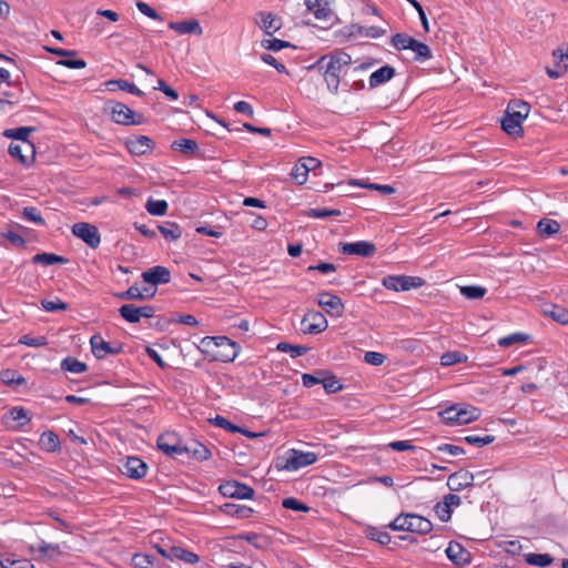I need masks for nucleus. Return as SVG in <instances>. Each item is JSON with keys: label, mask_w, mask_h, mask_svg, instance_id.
Returning a JSON list of instances; mask_svg holds the SVG:
<instances>
[{"label": "nucleus", "mask_w": 568, "mask_h": 568, "mask_svg": "<svg viewBox=\"0 0 568 568\" xmlns=\"http://www.w3.org/2000/svg\"><path fill=\"white\" fill-rule=\"evenodd\" d=\"M365 535L367 538L377 541L378 544L385 546L390 542V535L387 531H382L376 527H367L365 530Z\"/></svg>", "instance_id": "52"}, {"label": "nucleus", "mask_w": 568, "mask_h": 568, "mask_svg": "<svg viewBox=\"0 0 568 568\" xmlns=\"http://www.w3.org/2000/svg\"><path fill=\"white\" fill-rule=\"evenodd\" d=\"M544 314L561 325H568V308L551 304L544 308Z\"/></svg>", "instance_id": "36"}, {"label": "nucleus", "mask_w": 568, "mask_h": 568, "mask_svg": "<svg viewBox=\"0 0 568 568\" xmlns=\"http://www.w3.org/2000/svg\"><path fill=\"white\" fill-rule=\"evenodd\" d=\"M349 184L359 185V186L367 187L371 190H376V191H379L384 195H389L395 192V189L393 186L386 185V184L364 183L363 181H358V180H351Z\"/></svg>", "instance_id": "56"}, {"label": "nucleus", "mask_w": 568, "mask_h": 568, "mask_svg": "<svg viewBox=\"0 0 568 568\" xmlns=\"http://www.w3.org/2000/svg\"><path fill=\"white\" fill-rule=\"evenodd\" d=\"M8 153L19 163L29 166L36 159V146L32 142H11Z\"/></svg>", "instance_id": "9"}, {"label": "nucleus", "mask_w": 568, "mask_h": 568, "mask_svg": "<svg viewBox=\"0 0 568 568\" xmlns=\"http://www.w3.org/2000/svg\"><path fill=\"white\" fill-rule=\"evenodd\" d=\"M560 231V224L556 220L541 219L537 223V233L541 237H550Z\"/></svg>", "instance_id": "37"}, {"label": "nucleus", "mask_w": 568, "mask_h": 568, "mask_svg": "<svg viewBox=\"0 0 568 568\" xmlns=\"http://www.w3.org/2000/svg\"><path fill=\"white\" fill-rule=\"evenodd\" d=\"M13 90L12 91H2L1 94L4 97V98H0V109H2V106L4 104H9V105H12L14 102L9 100V99H18L20 97V94L22 93V87L20 84V82L17 80L14 82L11 81V85H10Z\"/></svg>", "instance_id": "51"}, {"label": "nucleus", "mask_w": 568, "mask_h": 568, "mask_svg": "<svg viewBox=\"0 0 568 568\" xmlns=\"http://www.w3.org/2000/svg\"><path fill=\"white\" fill-rule=\"evenodd\" d=\"M525 561L531 566L547 567L554 562V557L549 554H526Z\"/></svg>", "instance_id": "44"}, {"label": "nucleus", "mask_w": 568, "mask_h": 568, "mask_svg": "<svg viewBox=\"0 0 568 568\" xmlns=\"http://www.w3.org/2000/svg\"><path fill=\"white\" fill-rule=\"evenodd\" d=\"M155 557L149 554H134L131 564L134 568H152L154 566Z\"/></svg>", "instance_id": "53"}, {"label": "nucleus", "mask_w": 568, "mask_h": 568, "mask_svg": "<svg viewBox=\"0 0 568 568\" xmlns=\"http://www.w3.org/2000/svg\"><path fill=\"white\" fill-rule=\"evenodd\" d=\"M120 469L121 473L129 478L140 480L146 475L149 466L141 458L129 456Z\"/></svg>", "instance_id": "14"}, {"label": "nucleus", "mask_w": 568, "mask_h": 568, "mask_svg": "<svg viewBox=\"0 0 568 568\" xmlns=\"http://www.w3.org/2000/svg\"><path fill=\"white\" fill-rule=\"evenodd\" d=\"M467 359V355L459 351H448L440 356V364L443 366H452L455 364L466 363Z\"/></svg>", "instance_id": "47"}, {"label": "nucleus", "mask_w": 568, "mask_h": 568, "mask_svg": "<svg viewBox=\"0 0 568 568\" xmlns=\"http://www.w3.org/2000/svg\"><path fill=\"white\" fill-rule=\"evenodd\" d=\"M47 50L63 59L58 61V64L69 69H83L87 67V62L83 59L77 58L75 50H67L62 48H47Z\"/></svg>", "instance_id": "16"}, {"label": "nucleus", "mask_w": 568, "mask_h": 568, "mask_svg": "<svg viewBox=\"0 0 568 568\" xmlns=\"http://www.w3.org/2000/svg\"><path fill=\"white\" fill-rule=\"evenodd\" d=\"M126 149L133 155H144L155 146L154 141L146 135H139L126 140Z\"/></svg>", "instance_id": "20"}, {"label": "nucleus", "mask_w": 568, "mask_h": 568, "mask_svg": "<svg viewBox=\"0 0 568 568\" xmlns=\"http://www.w3.org/2000/svg\"><path fill=\"white\" fill-rule=\"evenodd\" d=\"M316 460L317 455L313 452L290 449L285 456L277 460L276 467L287 471H295L303 467L313 465Z\"/></svg>", "instance_id": "4"}, {"label": "nucleus", "mask_w": 568, "mask_h": 568, "mask_svg": "<svg viewBox=\"0 0 568 568\" xmlns=\"http://www.w3.org/2000/svg\"><path fill=\"white\" fill-rule=\"evenodd\" d=\"M36 131L33 126H20L4 131V136L16 140V142H31L28 138L31 132Z\"/></svg>", "instance_id": "43"}, {"label": "nucleus", "mask_w": 568, "mask_h": 568, "mask_svg": "<svg viewBox=\"0 0 568 568\" xmlns=\"http://www.w3.org/2000/svg\"><path fill=\"white\" fill-rule=\"evenodd\" d=\"M185 446L187 450L184 452V455H186L189 458L205 460L211 456L210 449L196 440L186 443Z\"/></svg>", "instance_id": "31"}, {"label": "nucleus", "mask_w": 568, "mask_h": 568, "mask_svg": "<svg viewBox=\"0 0 568 568\" xmlns=\"http://www.w3.org/2000/svg\"><path fill=\"white\" fill-rule=\"evenodd\" d=\"M307 175H308V169H307V166H304V165H302V164H300V163H297V164L293 168V170H292V172H291V176H292V178H293V180H294L297 184H300V185H302V184H304V183L306 182V180H307Z\"/></svg>", "instance_id": "64"}, {"label": "nucleus", "mask_w": 568, "mask_h": 568, "mask_svg": "<svg viewBox=\"0 0 568 568\" xmlns=\"http://www.w3.org/2000/svg\"><path fill=\"white\" fill-rule=\"evenodd\" d=\"M202 343L206 347H214L211 353L215 361L233 362L239 354V345L226 336L205 337Z\"/></svg>", "instance_id": "3"}, {"label": "nucleus", "mask_w": 568, "mask_h": 568, "mask_svg": "<svg viewBox=\"0 0 568 568\" xmlns=\"http://www.w3.org/2000/svg\"><path fill=\"white\" fill-rule=\"evenodd\" d=\"M18 343L29 347H41L48 345V339L45 336H31L30 334H26L19 338Z\"/></svg>", "instance_id": "58"}, {"label": "nucleus", "mask_w": 568, "mask_h": 568, "mask_svg": "<svg viewBox=\"0 0 568 568\" xmlns=\"http://www.w3.org/2000/svg\"><path fill=\"white\" fill-rule=\"evenodd\" d=\"M223 511L231 516H236L239 518H245L248 513V508L245 506H240L233 503H226L223 506Z\"/></svg>", "instance_id": "63"}, {"label": "nucleus", "mask_w": 568, "mask_h": 568, "mask_svg": "<svg viewBox=\"0 0 568 568\" xmlns=\"http://www.w3.org/2000/svg\"><path fill=\"white\" fill-rule=\"evenodd\" d=\"M554 67H547L546 73L551 79H558L568 70V48L567 52L562 49L552 51Z\"/></svg>", "instance_id": "19"}, {"label": "nucleus", "mask_w": 568, "mask_h": 568, "mask_svg": "<svg viewBox=\"0 0 568 568\" xmlns=\"http://www.w3.org/2000/svg\"><path fill=\"white\" fill-rule=\"evenodd\" d=\"M112 120L121 125H136L143 122V115L132 111L122 102H110Z\"/></svg>", "instance_id": "7"}, {"label": "nucleus", "mask_w": 568, "mask_h": 568, "mask_svg": "<svg viewBox=\"0 0 568 568\" xmlns=\"http://www.w3.org/2000/svg\"><path fill=\"white\" fill-rule=\"evenodd\" d=\"M318 305L331 316L341 317L344 314V303L341 297L329 292H321L317 295Z\"/></svg>", "instance_id": "12"}, {"label": "nucleus", "mask_w": 568, "mask_h": 568, "mask_svg": "<svg viewBox=\"0 0 568 568\" xmlns=\"http://www.w3.org/2000/svg\"><path fill=\"white\" fill-rule=\"evenodd\" d=\"M169 28L171 30H174L179 34H191V33L202 34V28H201L199 21L195 19L184 20V21H179V22L171 21L169 23Z\"/></svg>", "instance_id": "28"}, {"label": "nucleus", "mask_w": 568, "mask_h": 568, "mask_svg": "<svg viewBox=\"0 0 568 568\" xmlns=\"http://www.w3.org/2000/svg\"><path fill=\"white\" fill-rule=\"evenodd\" d=\"M210 422L217 427L224 428L232 433H241L242 435L248 437V428L236 426L221 415H216L214 418L210 419Z\"/></svg>", "instance_id": "41"}, {"label": "nucleus", "mask_w": 568, "mask_h": 568, "mask_svg": "<svg viewBox=\"0 0 568 568\" xmlns=\"http://www.w3.org/2000/svg\"><path fill=\"white\" fill-rule=\"evenodd\" d=\"M351 62V55L343 51L323 55L316 62V67L323 71L324 80L332 93H337L341 81H344L349 74L353 77L354 73L364 71L368 67V64L362 63L352 69Z\"/></svg>", "instance_id": "1"}, {"label": "nucleus", "mask_w": 568, "mask_h": 568, "mask_svg": "<svg viewBox=\"0 0 568 568\" xmlns=\"http://www.w3.org/2000/svg\"><path fill=\"white\" fill-rule=\"evenodd\" d=\"M108 90L114 91L116 89L126 91L133 95L142 97L144 95L143 91H141L135 84L128 82L126 80L122 79H113L109 80L105 83Z\"/></svg>", "instance_id": "34"}, {"label": "nucleus", "mask_w": 568, "mask_h": 568, "mask_svg": "<svg viewBox=\"0 0 568 568\" xmlns=\"http://www.w3.org/2000/svg\"><path fill=\"white\" fill-rule=\"evenodd\" d=\"M395 69L388 64L374 71L369 77V87L376 88L389 81L395 75Z\"/></svg>", "instance_id": "30"}, {"label": "nucleus", "mask_w": 568, "mask_h": 568, "mask_svg": "<svg viewBox=\"0 0 568 568\" xmlns=\"http://www.w3.org/2000/svg\"><path fill=\"white\" fill-rule=\"evenodd\" d=\"M328 326L327 320L318 311H308L301 321V331L305 334H318Z\"/></svg>", "instance_id": "10"}, {"label": "nucleus", "mask_w": 568, "mask_h": 568, "mask_svg": "<svg viewBox=\"0 0 568 568\" xmlns=\"http://www.w3.org/2000/svg\"><path fill=\"white\" fill-rule=\"evenodd\" d=\"M155 295V290L150 295H145L138 285L130 286L126 291L116 293L115 296L122 301H143Z\"/></svg>", "instance_id": "38"}, {"label": "nucleus", "mask_w": 568, "mask_h": 568, "mask_svg": "<svg viewBox=\"0 0 568 568\" xmlns=\"http://www.w3.org/2000/svg\"><path fill=\"white\" fill-rule=\"evenodd\" d=\"M68 260L54 253H38L32 257V263L42 265L64 264Z\"/></svg>", "instance_id": "40"}, {"label": "nucleus", "mask_w": 568, "mask_h": 568, "mask_svg": "<svg viewBox=\"0 0 568 568\" xmlns=\"http://www.w3.org/2000/svg\"><path fill=\"white\" fill-rule=\"evenodd\" d=\"M31 554L34 555L36 560L49 561L53 560L61 555L59 544H48L41 540L37 546H30Z\"/></svg>", "instance_id": "18"}, {"label": "nucleus", "mask_w": 568, "mask_h": 568, "mask_svg": "<svg viewBox=\"0 0 568 568\" xmlns=\"http://www.w3.org/2000/svg\"><path fill=\"white\" fill-rule=\"evenodd\" d=\"M321 384L327 393H337L343 388L341 382L336 378L335 375L329 373L328 371H324V375H322Z\"/></svg>", "instance_id": "49"}, {"label": "nucleus", "mask_w": 568, "mask_h": 568, "mask_svg": "<svg viewBox=\"0 0 568 568\" xmlns=\"http://www.w3.org/2000/svg\"><path fill=\"white\" fill-rule=\"evenodd\" d=\"M156 446L163 454L173 458L184 455V452L187 450L175 432L161 434L156 439Z\"/></svg>", "instance_id": "5"}, {"label": "nucleus", "mask_w": 568, "mask_h": 568, "mask_svg": "<svg viewBox=\"0 0 568 568\" xmlns=\"http://www.w3.org/2000/svg\"><path fill=\"white\" fill-rule=\"evenodd\" d=\"M141 277L143 282L158 286L161 284H168L171 282V272L168 267L162 265H156L150 267L149 270L142 272Z\"/></svg>", "instance_id": "17"}, {"label": "nucleus", "mask_w": 568, "mask_h": 568, "mask_svg": "<svg viewBox=\"0 0 568 568\" xmlns=\"http://www.w3.org/2000/svg\"><path fill=\"white\" fill-rule=\"evenodd\" d=\"M61 369L73 374H81L88 371V365L75 357L68 356L61 362Z\"/></svg>", "instance_id": "39"}, {"label": "nucleus", "mask_w": 568, "mask_h": 568, "mask_svg": "<svg viewBox=\"0 0 568 568\" xmlns=\"http://www.w3.org/2000/svg\"><path fill=\"white\" fill-rule=\"evenodd\" d=\"M339 252L345 255H358L363 257L373 256L376 252L374 243L367 241H357L354 243H341Z\"/></svg>", "instance_id": "15"}, {"label": "nucleus", "mask_w": 568, "mask_h": 568, "mask_svg": "<svg viewBox=\"0 0 568 568\" xmlns=\"http://www.w3.org/2000/svg\"><path fill=\"white\" fill-rule=\"evenodd\" d=\"M72 234L81 239L91 248L99 247L101 243V235L95 225L87 222H78L72 225Z\"/></svg>", "instance_id": "8"}, {"label": "nucleus", "mask_w": 568, "mask_h": 568, "mask_svg": "<svg viewBox=\"0 0 568 568\" xmlns=\"http://www.w3.org/2000/svg\"><path fill=\"white\" fill-rule=\"evenodd\" d=\"M407 50H412L415 53L414 60L416 61H426L432 58L430 48L416 39L413 40L412 45Z\"/></svg>", "instance_id": "42"}, {"label": "nucleus", "mask_w": 568, "mask_h": 568, "mask_svg": "<svg viewBox=\"0 0 568 568\" xmlns=\"http://www.w3.org/2000/svg\"><path fill=\"white\" fill-rule=\"evenodd\" d=\"M408 532L419 535H427L433 529V524L429 519L416 514H408Z\"/></svg>", "instance_id": "24"}, {"label": "nucleus", "mask_w": 568, "mask_h": 568, "mask_svg": "<svg viewBox=\"0 0 568 568\" xmlns=\"http://www.w3.org/2000/svg\"><path fill=\"white\" fill-rule=\"evenodd\" d=\"M382 284L387 290L400 292L422 287L425 281L418 276L387 275L382 280Z\"/></svg>", "instance_id": "6"}, {"label": "nucleus", "mask_w": 568, "mask_h": 568, "mask_svg": "<svg viewBox=\"0 0 568 568\" xmlns=\"http://www.w3.org/2000/svg\"><path fill=\"white\" fill-rule=\"evenodd\" d=\"M463 440L469 445L476 446V447H483L486 445L491 444L495 440V436L493 435H468L463 438Z\"/></svg>", "instance_id": "59"}, {"label": "nucleus", "mask_w": 568, "mask_h": 568, "mask_svg": "<svg viewBox=\"0 0 568 568\" xmlns=\"http://www.w3.org/2000/svg\"><path fill=\"white\" fill-rule=\"evenodd\" d=\"M22 217L29 222L38 225H45L44 219L41 216L39 210L34 206H26L22 210Z\"/></svg>", "instance_id": "57"}, {"label": "nucleus", "mask_w": 568, "mask_h": 568, "mask_svg": "<svg viewBox=\"0 0 568 568\" xmlns=\"http://www.w3.org/2000/svg\"><path fill=\"white\" fill-rule=\"evenodd\" d=\"M219 490L225 497L248 499V486L234 480L221 484Z\"/></svg>", "instance_id": "23"}, {"label": "nucleus", "mask_w": 568, "mask_h": 568, "mask_svg": "<svg viewBox=\"0 0 568 568\" xmlns=\"http://www.w3.org/2000/svg\"><path fill=\"white\" fill-rule=\"evenodd\" d=\"M475 476L467 470L455 471L447 479V487L450 491H460L474 485Z\"/></svg>", "instance_id": "21"}, {"label": "nucleus", "mask_w": 568, "mask_h": 568, "mask_svg": "<svg viewBox=\"0 0 568 568\" xmlns=\"http://www.w3.org/2000/svg\"><path fill=\"white\" fill-rule=\"evenodd\" d=\"M414 38L407 33H396L392 37V44L397 50H407L412 45Z\"/></svg>", "instance_id": "60"}, {"label": "nucleus", "mask_w": 568, "mask_h": 568, "mask_svg": "<svg viewBox=\"0 0 568 568\" xmlns=\"http://www.w3.org/2000/svg\"><path fill=\"white\" fill-rule=\"evenodd\" d=\"M261 45L265 50H271V51H275V52L280 51L282 49H285V48H295V45H293L288 41H284L281 39H263L261 41Z\"/></svg>", "instance_id": "55"}, {"label": "nucleus", "mask_w": 568, "mask_h": 568, "mask_svg": "<svg viewBox=\"0 0 568 568\" xmlns=\"http://www.w3.org/2000/svg\"><path fill=\"white\" fill-rule=\"evenodd\" d=\"M90 345L92 354L98 358L102 359L108 355H116L122 352V345H112L111 343L103 339L100 334H94L90 338Z\"/></svg>", "instance_id": "13"}, {"label": "nucleus", "mask_w": 568, "mask_h": 568, "mask_svg": "<svg viewBox=\"0 0 568 568\" xmlns=\"http://www.w3.org/2000/svg\"><path fill=\"white\" fill-rule=\"evenodd\" d=\"M171 149L179 151L186 156H194L200 151L197 142L192 139L175 140L172 142Z\"/></svg>", "instance_id": "32"}, {"label": "nucleus", "mask_w": 568, "mask_h": 568, "mask_svg": "<svg viewBox=\"0 0 568 568\" xmlns=\"http://www.w3.org/2000/svg\"><path fill=\"white\" fill-rule=\"evenodd\" d=\"M169 204L165 200H153L149 199L145 209L146 211L154 216H161L166 214Z\"/></svg>", "instance_id": "50"}, {"label": "nucleus", "mask_w": 568, "mask_h": 568, "mask_svg": "<svg viewBox=\"0 0 568 568\" xmlns=\"http://www.w3.org/2000/svg\"><path fill=\"white\" fill-rule=\"evenodd\" d=\"M39 447L47 453H59L61 450V442L53 430H45L39 438Z\"/></svg>", "instance_id": "26"}, {"label": "nucleus", "mask_w": 568, "mask_h": 568, "mask_svg": "<svg viewBox=\"0 0 568 568\" xmlns=\"http://www.w3.org/2000/svg\"><path fill=\"white\" fill-rule=\"evenodd\" d=\"M530 104L523 100H510L501 120V129L509 135L523 134V121L528 116Z\"/></svg>", "instance_id": "2"}, {"label": "nucleus", "mask_w": 568, "mask_h": 568, "mask_svg": "<svg viewBox=\"0 0 568 568\" xmlns=\"http://www.w3.org/2000/svg\"><path fill=\"white\" fill-rule=\"evenodd\" d=\"M254 21L256 26L266 34L273 36L282 26L283 20L280 16L270 11H258L255 13Z\"/></svg>", "instance_id": "11"}, {"label": "nucleus", "mask_w": 568, "mask_h": 568, "mask_svg": "<svg viewBox=\"0 0 568 568\" xmlns=\"http://www.w3.org/2000/svg\"><path fill=\"white\" fill-rule=\"evenodd\" d=\"M446 555L456 565H465L470 562V552L456 541L449 542L446 549Z\"/></svg>", "instance_id": "25"}, {"label": "nucleus", "mask_w": 568, "mask_h": 568, "mask_svg": "<svg viewBox=\"0 0 568 568\" xmlns=\"http://www.w3.org/2000/svg\"><path fill=\"white\" fill-rule=\"evenodd\" d=\"M455 415L458 416L455 418L456 425H465L477 420L480 416V409L471 405H458V413Z\"/></svg>", "instance_id": "29"}, {"label": "nucleus", "mask_w": 568, "mask_h": 568, "mask_svg": "<svg viewBox=\"0 0 568 568\" xmlns=\"http://www.w3.org/2000/svg\"><path fill=\"white\" fill-rule=\"evenodd\" d=\"M529 338L528 335L523 333H515L498 339V345L501 347H508L514 344L525 343Z\"/></svg>", "instance_id": "61"}, {"label": "nucleus", "mask_w": 568, "mask_h": 568, "mask_svg": "<svg viewBox=\"0 0 568 568\" xmlns=\"http://www.w3.org/2000/svg\"><path fill=\"white\" fill-rule=\"evenodd\" d=\"M0 379L8 386H19L26 384V379L14 369H2L0 372Z\"/></svg>", "instance_id": "45"}, {"label": "nucleus", "mask_w": 568, "mask_h": 568, "mask_svg": "<svg viewBox=\"0 0 568 568\" xmlns=\"http://www.w3.org/2000/svg\"><path fill=\"white\" fill-rule=\"evenodd\" d=\"M156 230L170 242L176 241L182 236L181 227L175 222L168 221L163 224H156Z\"/></svg>", "instance_id": "35"}, {"label": "nucleus", "mask_w": 568, "mask_h": 568, "mask_svg": "<svg viewBox=\"0 0 568 568\" xmlns=\"http://www.w3.org/2000/svg\"><path fill=\"white\" fill-rule=\"evenodd\" d=\"M276 349L283 353H290L292 358H296L305 355L310 348L307 346L293 345L286 342H281L277 344Z\"/></svg>", "instance_id": "48"}, {"label": "nucleus", "mask_w": 568, "mask_h": 568, "mask_svg": "<svg viewBox=\"0 0 568 568\" xmlns=\"http://www.w3.org/2000/svg\"><path fill=\"white\" fill-rule=\"evenodd\" d=\"M305 6L317 20L328 21L333 17L331 0H305Z\"/></svg>", "instance_id": "22"}, {"label": "nucleus", "mask_w": 568, "mask_h": 568, "mask_svg": "<svg viewBox=\"0 0 568 568\" xmlns=\"http://www.w3.org/2000/svg\"><path fill=\"white\" fill-rule=\"evenodd\" d=\"M168 559H176L191 565L200 561V557L195 552L184 549L180 546H171L168 548Z\"/></svg>", "instance_id": "27"}, {"label": "nucleus", "mask_w": 568, "mask_h": 568, "mask_svg": "<svg viewBox=\"0 0 568 568\" xmlns=\"http://www.w3.org/2000/svg\"><path fill=\"white\" fill-rule=\"evenodd\" d=\"M306 215L308 217H314V219H326L329 216L341 215V211L336 210V209L329 210V209H324V207H316V209H311Z\"/></svg>", "instance_id": "62"}, {"label": "nucleus", "mask_w": 568, "mask_h": 568, "mask_svg": "<svg viewBox=\"0 0 568 568\" xmlns=\"http://www.w3.org/2000/svg\"><path fill=\"white\" fill-rule=\"evenodd\" d=\"M119 314L123 320L131 324L139 323L141 320L139 306H135L134 304H123L119 308Z\"/></svg>", "instance_id": "46"}, {"label": "nucleus", "mask_w": 568, "mask_h": 568, "mask_svg": "<svg viewBox=\"0 0 568 568\" xmlns=\"http://www.w3.org/2000/svg\"><path fill=\"white\" fill-rule=\"evenodd\" d=\"M0 565L2 568H34L31 560L26 558H17L13 554L0 556Z\"/></svg>", "instance_id": "33"}, {"label": "nucleus", "mask_w": 568, "mask_h": 568, "mask_svg": "<svg viewBox=\"0 0 568 568\" xmlns=\"http://www.w3.org/2000/svg\"><path fill=\"white\" fill-rule=\"evenodd\" d=\"M487 290L483 286L477 285H467L460 287V293L468 300H479L483 298L486 294Z\"/></svg>", "instance_id": "54"}]
</instances>
